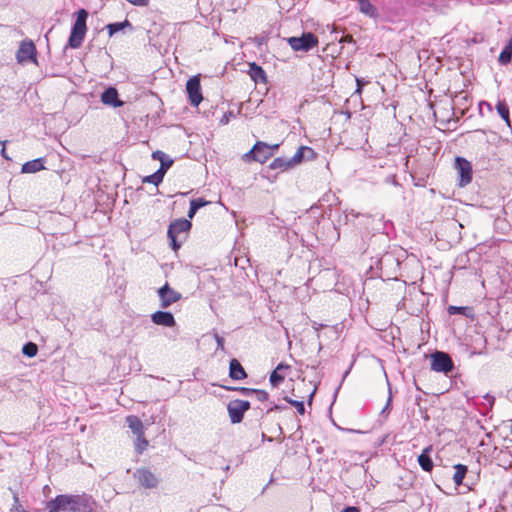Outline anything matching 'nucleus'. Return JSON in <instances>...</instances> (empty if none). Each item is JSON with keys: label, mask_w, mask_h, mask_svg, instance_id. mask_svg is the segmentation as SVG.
<instances>
[{"label": "nucleus", "mask_w": 512, "mask_h": 512, "mask_svg": "<svg viewBox=\"0 0 512 512\" xmlns=\"http://www.w3.org/2000/svg\"><path fill=\"white\" fill-rule=\"evenodd\" d=\"M88 12L85 9H80L77 12V18L72 26L71 33L68 40L69 47L77 49L82 45L87 28L86 20Z\"/></svg>", "instance_id": "nucleus-1"}, {"label": "nucleus", "mask_w": 512, "mask_h": 512, "mask_svg": "<svg viewBox=\"0 0 512 512\" xmlns=\"http://www.w3.org/2000/svg\"><path fill=\"white\" fill-rule=\"evenodd\" d=\"M68 512H96L97 502L92 495L85 492L81 494H68Z\"/></svg>", "instance_id": "nucleus-2"}, {"label": "nucleus", "mask_w": 512, "mask_h": 512, "mask_svg": "<svg viewBox=\"0 0 512 512\" xmlns=\"http://www.w3.org/2000/svg\"><path fill=\"white\" fill-rule=\"evenodd\" d=\"M279 145H268L265 142L258 141L255 143L253 148L244 154V160H254L259 163H265L273 153L278 149Z\"/></svg>", "instance_id": "nucleus-3"}, {"label": "nucleus", "mask_w": 512, "mask_h": 512, "mask_svg": "<svg viewBox=\"0 0 512 512\" xmlns=\"http://www.w3.org/2000/svg\"><path fill=\"white\" fill-rule=\"evenodd\" d=\"M288 44L294 51L308 52L318 44L317 37L311 32H305L300 37H289Z\"/></svg>", "instance_id": "nucleus-4"}, {"label": "nucleus", "mask_w": 512, "mask_h": 512, "mask_svg": "<svg viewBox=\"0 0 512 512\" xmlns=\"http://www.w3.org/2000/svg\"><path fill=\"white\" fill-rule=\"evenodd\" d=\"M431 369L435 372L448 374L454 369V363L449 354L436 351L431 354Z\"/></svg>", "instance_id": "nucleus-5"}, {"label": "nucleus", "mask_w": 512, "mask_h": 512, "mask_svg": "<svg viewBox=\"0 0 512 512\" xmlns=\"http://www.w3.org/2000/svg\"><path fill=\"white\" fill-rule=\"evenodd\" d=\"M250 409V402L245 400H232L227 405L231 423H240L246 411Z\"/></svg>", "instance_id": "nucleus-6"}, {"label": "nucleus", "mask_w": 512, "mask_h": 512, "mask_svg": "<svg viewBox=\"0 0 512 512\" xmlns=\"http://www.w3.org/2000/svg\"><path fill=\"white\" fill-rule=\"evenodd\" d=\"M16 59L20 64L36 63V47L34 43L30 40L22 41L16 53Z\"/></svg>", "instance_id": "nucleus-7"}, {"label": "nucleus", "mask_w": 512, "mask_h": 512, "mask_svg": "<svg viewBox=\"0 0 512 512\" xmlns=\"http://www.w3.org/2000/svg\"><path fill=\"white\" fill-rule=\"evenodd\" d=\"M190 228L191 222L184 218L176 219L175 221L171 222L167 235L172 242V248L174 250H177L180 247V244L176 241L177 235L188 231Z\"/></svg>", "instance_id": "nucleus-8"}, {"label": "nucleus", "mask_w": 512, "mask_h": 512, "mask_svg": "<svg viewBox=\"0 0 512 512\" xmlns=\"http://www.w3.org/2000/svg\"><path fill=\"white\" fill-rule=\"evenodd\" d=\"M133 477L145 489L156 488L159 483L158 477L148 468L136 469Z\"/></svg>", "instance_id": "nucleus-9"}, {"label": "nucleus", "mask_w": 512, "mask_h": 512, "mask_svg": "<svg viewBox=\"0 0 512 512\" xmlns=\"http://www.w3.org/2000/svg\"><path fill=\"white\" fill-rule=\"evenodd\" d=\"M455 168L459 175V185L464 187L472 181V166L471 163L462 157H457L455 160Z\"/></svg>", "instance_id": "nucleus-10"}, {"label": "nucleus", "mask_w": 512, "mask_h": 512, "mask_svg": "<svg viewBox=\"0 0 512 512\" xmlns=\"http://www.w3.org/2000/svg\"><path fill=\"white\" fill-rule=\"evenodd\" d=\"M186 91L191 105L198 106L203 100L200 79L197 76H193L187 81Z\"/></svg>", "instance_id": "nucleus-11"}, {"label": "nucleus", "mask_w": 512, "mask_h": 512, "mask_svg": "<svg viewBox=\"0 0 512 512\" xmlns=\"http://www.w3.org/2000/svg\"><path fill=\"white\" fill-rule=\"evenodd\" d=\"M158 295L161 301L162 308H168L181 298V294L173 290L168 283H166L158 290Z\"/></svg>", "instance_id": "nucleus-12"}, {"label": "nucleus", "mask_w": 512, "mask_h": 512, "mask_svg": "<svg viewBox=\"0 0 512 512\" xmlns=\"http://www.w3.org/2000/svg\"><path fill=\"white\" fill-rule=\"evenodd\" d=\"M69 499L68 494H60L49 500L45 504L47 512H68Z\"/></svg>", "instance_id": "nucleus-13"}, {"label": "nucleus", "mask_w": 512, "mask_h": 512, "mask_svg": "<svg viewBox=\"0 0 512 512\" xmlns=\"http://www.w3.org/2000/svg\"><path fill=\"white\" fill-rule=\"evenodd\" d=\"M151 321L156 325L164 327H173L176 325L173 314L167 311L154 312L151 314Z\"/></svg>", "instance_id": "nucleus-14"}, {"label": "nucleus", "mask_w": 512, "mask_h": 512, "mask_svg": "<svg viewBox=\"0 0 512 512\" xmlns=\"http://www.w3.org/2000/svg\"><path fill=\"white\" fill-rule=\"evenodd\" d=\"M101 101L103 104L117 108L123 106V101L118 97V91L114 87L107 88L101 94Z\"/></svg>", "instance_id": "nucleus-15"}, {"label": "nucleus", "mask_w": 512, "mask_h": 512, "mask_svg": "<svg viewBox=\"0 0 512 512\" xmlns=\"http://www.w3.org/2000/svg\"><path fill=\"white\" fill-rule=\"evenodd\" d=\"M248 74L255 83L265 84L267 82L266 72L261 66H259L255 62L249 64Z\"/></svg>", "instance_id": "nucleus-16"}, {"label": "nucleus", "mask_w": 512, "mask_h": 512, "mask_svg": "<svg viewBox=\"0 0 512 512\" xmlns=\"http://www.w3.org/2000/svg\"><path fill=\"white\" fill-rule=\"evenodd\" d=\"M432 450V446L429 445L426 448H424L422 453L418 456V463L420 467L426 472H431L434 467L433 461L430 456Z\"/></svg>", "instance_id": "nucleus-17"}, {"label": "nucleus", "mask_w": 512, "mask_h": 512, "mask_svg": "<svg viewBox=\"0 0 512 512\" xmlns=\"http://www.w3.org/2000/svg\"><path fill=\"white\" fill-rule=\"evenodd\" d=\"M229 376L233 380H243L247 377V374L237 359H232L229 365Z\"/></svg>", "instance_id": "nucleus-18"}, {"label": "nucleus", "mask_w": 512, "mask_h": 512, "mask_svg": "<svg viewBox=\"0 0 512 512\" xmlns=\"http://www.w3.org/2000/svg\"><path fill=\"white\" fill-rule=\"evenodd\" d=\"M152 158L154 160L160 161L161 165H160V168L158 170H162L163 171V175H165L166 171L173 164V160L167 154H165L164 152H162L160 150H157V151L153 152Z\"/></svg>", "instance_id": "nucleus-19"}, {"label": "nucleus", "mask_w": 512, "mask_h": 512, "mask_svg": "<svg viewBox=\"0 0 512 512\" xmlns=\"http://www.w3.org/2000/svg\"><path fill=\"white\" fill-rule=\"evenodd\" d=\"M44 169V160L43 158H37L23 164L21 172L22 173H36Z\"/></svg>", "instance_id": "nucleus-20"}, {"label": "nucleus", "mask_w": 512, "mask_h": 512, "mask_svg": "<svg viewBox=\"0 0 512 512\" xmlns=\"http://www.w3.org/2000/svg\"><path fill=\"white\" fill-rule=\"evenodd\" d=\"M126 423H127L128 427L131 429V431L133 432V434H135L136 436H140V435L144 434L143 423L137 416H134V415L127 416Z\"/></svg>", "instance_id": "nucleus-21"}, {"label": "nucleus", "mask_w": 512, "mask_h": 512, "mask_svg": "<svg viewBox=\"0 0 512 512\" xmlns=\"http://www.w3.org/2000/svg\"><path fill=\"white\" fill-rule=\"evenodd\" d=\"M289 366L283 363L278 364L276 369L270 375V383L273 387H277L284 380V375L281 374L282 370L288 369Z\"/></svg>", "instance_id": "nucleus-22"}, {"label": "nucleus", "mask_w": 512, "mask_h": 512, "mask_svg": "<svg viewBox=\"0 0 512 512\" xmlns=\"http://www.w3.org/2000/svg\"><path fill=\"white\" fill-rule=\"evenodd\" d=\"M272 170H281L286 171L291 169V165L288 158L285 157H277L275 158L269 165Z\"/></svg>", "instance_id": "nucleus-23"}, {"label": "nucleus", "mask_w": 512, "mask_h": 512, "mask_svg": "<svg viewBox=\"0 0 512 512\" xmlns=\"http://www.w3.org/2000/svg\"><path fill=\"white\" fill-rule=\"evenodd\" d=\"M512 59V37L509 39L508 43L502 50L499 55V63L502 65H506L511 62Z\"/></svg>", "instance_id": "nucleus-24"}, {"label": "nucleus", "mask_w": 512, "mask_h": 512, "mask_svg": "<svg viewBox=\"0 0 512 512\" xmlns=\"http://www.w3.org/2000/svg\"><path fill=\"white\" fill-rule=\"evenodd\" d=\"M455 472L453 475V481L456 486H460L463 482V479L467 473V466L463 464H457L454 466Z\"/></svg>", "instance_id": "nucleus-25"}, {"label": "nucleus", "mask_w": 512, "mask_h": 512, "mask_svg": "<svg viewBox=\"0 0 512 512\" xmlns=\"http://www.w3.org/2000/svg\"><path fill=\"white\" fill-rule=\"evenodd\" d=\"M357 3L359 5L360 12L363 14L370 17H374L376 15V9L369 0H359Z\"/></svg>", "instance_id": "nucleus-26"}, {"label": "nucleus", "mask_w": 512, "mask_h": 512, "mask_svg": "<svg viewBox=\"0 0 512 512\" xmlns=\"http://www.w3.org/2000/svg\"><path fill=\"white\" fill-rule=\"evenodd\" d=\"M496 110L499 116L510 126L509 108L505 101H498L496 104Z\"/></svg>", "instance_id": "nucleus-27"}, {"label": "nucleus", "mask_w": 512, "mask_h": 512, "mask_svg": "<svg viewBox=\"0 0 512 512\" xmlns=\"http://www.w3.org/2000/svg\"><path fill=\"white\" fill-rule=\"evenodd\" d=\"M164 175L162 170H157L155 173L143 178L144 183H151L158 186L163 181Z\"/></svg>", "instance_id": "nucleus-28"}, {"label": "nucleus", "mask_w": 512, "mask_h": 512, "mask_svg": "<svg viewBox=\"0 0 512 512\" xmlns=\"http://www.w3.org/2000/svg\"><path fill=\"white\" fill-rule=\"evenodd\" d=\"M306 150L310 149L308 147L301 146L297 149L296 153L291 158H288L292 168L302 161L304 157V151Z\"/></svg>", "instance_id": "nucleus-29"}, {"label": "nucleus", "mask_w": 512, "mask_h": 512, "mask_svg": "<svg viewBox=\"0 0 512 512\" xmlns=\"http://www.w3.org/2000/svg\"><path fill=\"white\" fill-rule=\"evenodd\" d=\"M126 26H131V24L128 20H125L123 22H116V23L109 24L107 26V28L109 30V35L112 36L113 34L121 31Z\"/></svg>", "instance_id": "nucleus-30"}, {"label": "nucleus", "mask_w": 512, "mask_h": 512, "mask_svg": "<svg viewBox=\"0 0 512 512\" xmlns=\"http://www.w3.org/2000/svg\"><path fill=\"white\" fill-rule=\"evenodd\" d=\"M38 352V347L33 342L26 343L22 348V353L27 357H34Z\"/></svg>", "instance_id": "nucleus-31"}, {"label": "nucleus", "mask_w": 512, "mask_h": 512, "mask_svg": "<svg viewBox=\"0 0 512 512\" xmlns=\"http://www.w3.org/2000/svg\"><path fill=\"white\" fill-rule=\"evenodd\" d=\"M148 446V441L144 438V434L137 436V442L135 445V449L137 453H142Z\"/></svg>", "instance_id": "nucleus-32"}, {"label": "nucleus", "mask_w": 512, "mask_h": 512, "mask_svg": "<svg viewBox=\"0 0 512 512\" xmlns=\"http://www.w3.org/2000/svg\"><path fill=\"white\" fill-rule=\"evenodd\" d=\"M226 389L233 390V391H239L240 393H242L245 396H253L254 392L256 390V389L246 388V387H234V388L227 387Z\"/></svg>", "instance_id": "nucleus-33"}, {"label": "nucleus", "mask_w": 512, "mask_h": 512, "mask_svg": "<svg viewBox=\"0 0 512 512\" xmlns=\"http://www.w3.org/2000/svg\"><path fill=\"white\" fill-rule=\"evenodd\" d=\"M288 403H290L291 405H293L297 412L301 415H303L305 413V406H304V403L302 401H297V400H292V399H286Z\"/></svg>", "instance_id": "nucleus-34"}, {"label": "nucleus", "mask_w": 512, "mask_h": 512, "mask_svg": "<svg viewBox=\"0 0 512 512\" xmlns=\"http://www.w3.org/2000/svg\"><path fill=\"white\" fill-rule=\"evenodd\" d=\"M13 500H14V505L13 507L11 508V511L12 512H28L27 510H25L22 505L20 504L19 502V497H18V494L17 493H14L13 494Z\"/></svg>", "instance_id": "nucleus-35"}, {"label": "nucleus", "mask_w": 512, "mask_h": 512, "mask_svg": "<svg viewBox=\"0 0 512 512\" xmlns=\"http://www.w3.org/2000/svg\"><path fill=\"white\" fill-rule=\"evenodd\" d=\"M253 396L260 402H264L268 399V393L264 390L256 389Z\"/></svg>", "instance_id": "nucleus-36"}, {"label": "nucleus", "mask_w": 512, "mask_h": 512, "mask_svg": "<svg viewBox=\"0 0 512 512\" xmlns=\"http://www.w3.org/2000/svg\"><path fill=\"white\" fill-rule=\"evenodd\" d=\"M208 202L204 201L202 198H197L191 200L190 204L191 206L195 207L196 210L200 209L201 207H204Z\"/></svg>", "instance_id": "nucleus-37"}, {"label": "nucleus", "mask_w": 512, "mask_h": 512, "mask_svg": "<svg viewBox=\"0 0 512 512\" xmlns=\"http://www.w3.org/2000/svg\"><path fill=\"white\" fill-rule=\"evenodd\" d=\"M231 117H234V113L232 111L225 112L223 116L220 118V124L226 125L229 123Z\"/></svg>", "instance_id": "nucleus-38"}, {"label": "nucleus", "mask_w": 512, "mask_h": 512, "mask_svg": "<svg viewBox=\"0 0 512 512\" xmlns=\"http://www.w3.org/2000/svg\"><path fill=\"white\" fill-rule=\"evenodd\" d=\"M466 310L465 307H457V306H450L448 308V312L449 314L451 315H454V314H463L464 311Z\"/></svg>", "instance_id": "nucleus-39"}, {"label": "nucleus", "mask_w": 512, "mask_h": 512, "mask_svg": "<svg viewBox=\"0 0 512 512\" xmlns=\"http://www.w3.org/2000/svg\"><path fill=\"white\" fill-rule=\"evenodd\" d=\"M215 340L217 343V350H224V343H225L224 338L218 334H215Z\"/></svg>", "instance_id": "nucleus-40"}, {"label": "nucleus", "mask_w": 512, "mask_h": 512, "mask_svg": "<svg viewBox=\"0 0 512 512\" xmlns=\"http://www.w3.org/2000/svg\"><path fill=\"white\" fill-rule=\"evenodd\" d=\"M126 1L135 6H147L149 3V0H126Z\"/></svg>", "instance_id": "nucleus-41"}, {"label": "nucleus", "mask_w": 512, "mask_h": 512, "mask_svg": "<svg viewBox=\"0 0 512 512\" xmlns=\"http://www.w3.org/2000/svg\"><path fill=\"white\" fill-rule=\"evenodd\" d=\"M312 327L314 328V330L317 332V337L319 338V331L320 329H322L323 327H325L324 324H320V323H317L316 321H313L312 322Z\"/></svg>", "instance_id": "nucleus-42"}, {"label": "nucleus", "mask_w": 512, "mask_h": 512, "mask_svg": "<svg viewBox=\"0 0 512 512\" xmlns=\"http://www.w3.org/2000/svg\"><path fill=\"white\" fill-rule=\"evenodd\" d=\"M391 401H392V395H391V393H390V394H389V397H388V400H387V403H386L385 407L382 409L381 414H383V413H385L387 410H389L390 405H391Z\"/></svg>", "instance_id": "nucleus-43"}, {"label": "nucleus", "mask_w": 512, "mask_h": 512, "mask_svg": "<svg viewBox=\"0 0 512 512\" xmlns=\"http://www.w3.org/2000/svg\"><path fill=\"white\" fill-rule=\"evenodd\" d=\"M341 512H360V510L355 506H349L344 508Z\"/></svg>", "instance_id": "nucleus-44"}, {"label": "nucleus", "mask_w": 512, "mask_h": 512, "mask_svg": "<svg viewBox=\"0 0 512 512\" xmlns=\"http://www.w3.org/2000/svg\"><path fill=\"white\" fill-rule=\"evenodd\" d=\"M198 210L195 209V207L191 206L189 207V211H188V217L190 219H192L194 217V215L196 214Z\"/></svg>", "instance_id": "nucleus-45"}, {"label": "nucleus", "mask_w": 512, "mask_h": 512, "mask_svg": "<svg viewBox=\"0 0 512 512\" xmlns=\"http://www.w3.org/2000/svg\"><path fill=\"white\" fill-rule=\"evenodd\" d=\"M340 42H353V37L351 35H347L340 40Z\"/></svg>", "instance_id": "nucleus-46"}, {"label": "nucleus", "mask_w": 512, "mask_h": 512, "mask_svg": "<svg viewBox=\"0 0 512 512\" xmlns=\"http://www.w3.org/2000/svg\"><path fill=\"white\" fill-rule=\"evenodd\" d=\"M357 90L356 92L357 93H361V90H362V86H363V82L360 80V79H357Z\"/></svg>", "instance_id": "nucleus-47"}, {"label": "nucleus", "mask_w": 512, "mask_h": 512, "mask_svg": "<svg viewBox=\"0 0 512 512\" xmlns=\"http://www.w3.org/2000/svg\"><path fill=\"white\" fill-rule=\"evenodd\" d=\"M262 440H263V441H264V440H267V441L271 442V441H272V438H271V437H267L264 433H262Z\"/></svg>", "instance_id": "nucleus-48"}, {"label": "nucleus", "mask_w": 512, "mask_h": 512, "mask_svg": "<svg viewBox=\"0 0 512 512\" xmlns=\"http://www.w3.org/2000/svg\"><path fill=\"white\" fill-rule=\"evenodd\" d=\"M48 492H50V487L48 485H45L43 488V493L46 495Z\"/></svg>", "instance_id": "nucleus-49"}, {"label": "nucleus", "mask_w": 512, "mask_h": 512, "mask_svg": "<svg viewBox=\"0 0 512 512\" xmlns=\"http://www.w3.org/2000/svg\"><path fill=\"white\" fill-rule=\"evenodd\" d=\"M1 154L4 158L8 159V157L6 156V151H5V148L3 147L2 148V151H1Z\"/></svg>", "instance_id": "nucleus-50"}, {"label": "nucleus", "mask_w": 512, "mask_h": 512, "mask_svg": "<svg viewBox=\"0 0 512 512\" xmlns=\"http://www.w3.org/2000/svg\"><path fill=\"white\" fill-rule=\"evenodd\" d=\"M274 409H275V410H280V409H281V407H280L279 405H275V406H274L273 408H271L270 410H274Z\"/></svg>", "instance_id": "nucleus-51"}]
</instances>
